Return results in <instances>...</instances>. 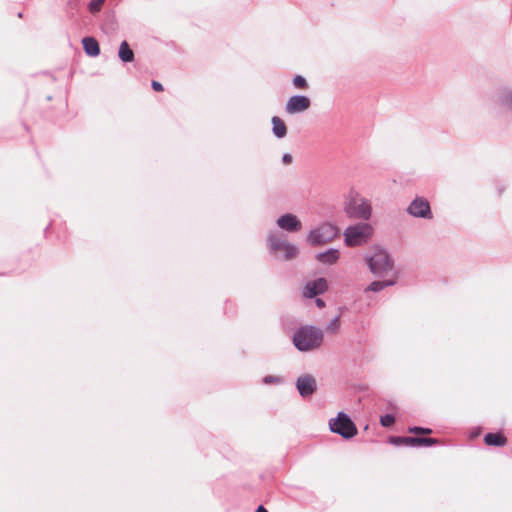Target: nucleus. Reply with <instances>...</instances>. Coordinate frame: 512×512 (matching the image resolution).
Masks as SVG:
<instances>
[{"label": "nucleus", "instance_id": "nucleus-1", "mask_svg": "<svg viewBox=\"0 0 512 512\" xmlns=\"http://www.w3.org/2000/svg\"><path fill=\"white\" fill-rule=\"evenodd\" d=\"M323 342V331L312 325L297 329L293 335L295 347L302 352L317 349Z\"/></svg>", "mask_w": 512, "mask_h": 512}, {"label": "nucleus", "instance_id": "nucleus-2", "mask_svg": "<svg viewBox=\"0 0 512 512\" xmlns=\"http://www.w3.org/2000/svg\"><path fill=\"white\" fill-rule=\"evenodd\" d=\"M370 271L378 277H385L394 272V264L390 255L383 249H377L372 256L366 258Z\"/></svg>", "mask_w": 512, "mask_h": 512}, {"label": "nucleus", "instance_id": "nucleus-3", "mask_svg": "<svg viewBox=\"0 0 512 512\" xmlns=\"http://www.w3.org/2000/svg\"><path fill=\"white\" fill-rule=\"evenodd\" d=\"M339 235L337 226L325 222L312 229L308 236L307 242L311 246H321L332 242Z\"/></svg>", "mask_w": 512, "mask_h": 512}, {"label": "nucleus", "instance_id": "nucleus-4", "mask_svg": "<svg viewBox=\"0 0 512 512\" xmlns=\"http://www.w3.org/2000/svg\"><path fill=\"white\" fill-rule=\"evenodd\" d=\"M372 232L373 229L368 223L348 226L343 233L345 244L349 247L363 245L372 236Z\"/></svg>", "mask_w": 512, "mask_h": 512}, {"label": "nucleus", "instance_id": "nucleus-5", "mask_svg": "<svg viewBox=\"0 0 512 512\" xmlns=\"http://www.w3.org/2000/svg\"><path fill=\"white\" fill-rule=\"evenodd\" d=\"M345 213L350 218L369 220L372 213L370 203L358 194H351L344 207Z\"/></svg>", "mask_w": 512, "mask_h": 512}, {"label": "nucleus", "instance_id": "nucleus-6", "mask_svg": "<svg viewBox=\"0 0 512 512\" xmlns=\"http://www.w3.org/2000/svg\"><path fill=\"white\" fill-rule=\"evenodd\" d=\"M329 428L345 439H351L357 434L356 425L344 412H339L336 418L329 420Z\"/></svg>", "mask_w": 512, "mask_h": 512}, {"label": "nucleus", "instance_id": "nucleus-7", "mask_svg": "<svg viewBox=\"0 0 512 512\" xmlns=\"http://www.w3.org/2000/svg\"><path fill=\"white\" fill-rule=\"evenodd\" d=\"M269 249L274 253H282L283 260H290L298 253L296 245L286 241L275 233H270L268 236Z\"/></svg>", "mask_w": 512, "mask_h": 512}, {"label": "nucleus", "instance_id": "nucleus-8", "mask_svg": "<svg viewBox=\"0 0 512 512\" xmlns=\"http://www.w3.org/2000/svg\"><path fill=\"white\" fill-rule=\"evenodd\" d=\"M407 212L417 218H426L431 219L432 218V212L430 208L429 202L422 198V197H416L408 206Z\"/></svg>", "mask_w": 512, "mask_h": 512}, {"label": "nucleus", "instance_id": "nucleus-9", "mask_svg": "<svg viewBox=\"0 0 512 512\" xmlns=\"http://www.w3.org/2000/svg\"><path fill=\"white\" fill-rule=\"evenodd\" d=\"M439 441L436 438H423V437H391L390 443L394 445L405 446H432Z\"/></svg>", "mask_w": 512, "mask_h": 512}, {"label": "nucleus", "instance_id": "nucleus-10", "mask_svg": "<svg viewBox=\"0 0 512 512\" xmlns=\"http://www.w3.org/2000/svg\"><path fill=\"white\" fill-rule=\"evenodd\" d=\"M296 388L303 398L310 397L316 391V379L310 374L299 376L296 381Z\"/></svg>", "mask_w": 512, "mask_h": 512}, {"label": "nucleus", "instance_id": "nucleus-11", "mask_svg": "<svg viewBox=\"0 0 512 512\" xmlns=\"http://www.w3.org/2000/svg\"><path fill=\"white\" fill-rule=\"evenodd\" d=\"M311 105L310 99L304 95L291 96L285 106L288 114H296L307 110Z\"/></svg>", "mask_w": 512, "mask_h": 512}, {"label": "nucleus", "instance_id": "nucleus-12", "mask_svg": "<svg viewBox=\"0 0 512 512\" xmlns=\"http://www.w3.org/2000/svg\"><path fill=\"white\" fill-rule=\"evenodd\" d=\"M277 226L287 232H298L302 229V223L298 217L291 213H286L280 216L277 221Z\"/></svg>", "mask_w": 512, "mask_h": 512}, {"label": "nucleus", "instance_id": "nucleus-13", "mask_svg": "<svg viewBox=\"0 0 512 512\" xmlns=\"http://www.w3.org/2000/svg\"><path fill=\"white\" fill-rule=\"evenodd\" d=\"M328 289V283L325 278H318L308 281L304 287L303 295L306 298H314L319 294H323Z\"/></svg>", "mask_w": 512, "mask_h": 512}, {"label": "nucleus", "instance_id": "nucleus-14", "mask_svg": "<svg viewBox=\"0 0 512 512\" xmlns=\"http://www.w3.org/2000/svg\"><path fill=\"white\" fill-rule=\"evenodd\" d=\"M315 258L322 264L333 265L339 260L340 252L338 249L330 248L324 252L317 253Z\"/></svg>", "mask_w": 512, "mask_h": 512}, {"label": "nucleus", "instance_id": "nucleus-15", "mask_svg": "<svg viewBox=\"0 0 512 512\" xmlns=\"http://www.w3.org/2000/svg\"><path fill=\"white\" fill-rule=\"evenodd\" d=\"M82 44L87 55L96 57L100 54V47L95 38L85 37L82 39Z\"/></svg>", "mask_w": 512, "mask_h": 512}, {"label": "nucleus", "instance_id": "nucleus-16", "mask_svg": "<svg viewBox=\"0 0 512 512\" xmlns=\"http://www.w3.org/2000/svg\"><path fill=\"white\" fill-rule=\"evenodd\" d=\"M497 102L503 109L512 111V89H501L497 98Z\"/></svg>", "mask_w": 512, "mask_h": 512}, {"label": "nucleus", "instance_id": "nucleus-17", "mask_svg": "<svg viewBox=\"0 0 512 512\" xmlns=\"http://www.w3.org/2000/svg\"><path fill=\"white\" fill-rule=\"evenodd\" d=\"M397 275L393 273V277L391 279L383 280V281H373L366 290L372 292H379L386 287L393 286L396 284Z\"/></svg>", "mask_w": 512, "mask_h": 512}, {"label": "nucleus", "instance_id": "nucleus-18", "mask_svg": "<svg viewBox=\"0 0 512 512\" xmlns=\"http://www.w3.org/2000/svg\"><path fill=\"white\" fill-rule=\"evenodd\" d=\"M118 57L122 62H132L134 60V52L129 47L127 41H122L119 46Z\"/></svg>", "mask_w": 512, "mask_h": 512}, {"label": "nucleus", "instance_id": "nucleus-19", "mask_svg": "<svg viewBox=\"0 0 512 512\" xmlns=\"http://www.w3.org/2000/svg\"><path fill=\"white\" fill-rule=\"evenodd\" d=\"M271 121H272V126H273L272 127L273 134L277 138L285 137L287 134V128H286L284 121L277 116L272 117Z\"/></svg>", "mask_w": 512, "mask_h": 512}, {"label": "nucleus", "instance_id": "nucleus-20", "mask_svg": "<svg viewBox=\"0 0 512 512\" xmlns=\"http://www.w3.org/2000/svg\"><path fill=\"white\" fill-rule=\"evenodd\" d=\"M484 442L488 446H504L506 444V438L500 433H487L484 436Z\"/></svg>", "mask_w": 512, "mask_h": 512}, {"label": "nucleus", "instance_id": "nucleus-21", "mask_svg": "<svg viewBox=\"0 0 512 512\" xmlns=\"http://www.w3.org/2000/svg\"><path fill=\"white\" fill-rule=\"evenodd\" d=\"M339 327H340V317L336 316L329 322V324L326 327V331L331 334H335L338 332Z\"/></svg>", "mask_w": 512, "mask_h": 512}, {"label": "nucleus", "instance_id": "nucleus-22", "mask_svg": "<svg viewBox=\"0 0 512 512\" xmlns=\"http://www.w3.org/2000/svg\"><path fill=\"white\" fill-rule=\"evenodd\" d=\"M104 1L105 0H91L88 5L89 11L93 14L99 12Z\"/></svg>", "mask_w": 512, "mask_h": 512}, {"label": "nucleus", "instance_id": "nucleus-23", "mask_svg": "<svg viewBox=\"0 0 512 512\" xmlns=\"http://www.w3.org/2000/svg\"><path fill=\"white\" fill-rule=\"evenodd\" d=\"M293 84L295 87L300 89L307 88V81L306 79L301 75H296L293 79Z\"/></svg>", "mask_w": 512, "mask_h": 512}, {"label": "nucleus", "instance_id": "nucleus-24", "mask_svg": "<svg viewBox=\"0 0 512 512\" xmlns=\"http://www.w3.org/2000/svg\"><path fill=\"white\" fill-rule=\"evenodd\" d=\"M395 422V417L391 414H386L384 416H381L380 423L384 427H390Z\"/></svg>", "mask_w": 512, "mask_h": 512}, {"label": "nucleus", "instance_id": "nucleus-25", "mask_svg": "<svg viewBox=\"0 0 512 512\" xmlns=\"http://www.w3.org/2000/svg\"><path fill=\"white\" fill-rule=\"evenodd\" d=\"M408 431L410 433H422V434H431L432 433V430L430 428H424V427H418V426H413V427H409L408 428Z\"/></svg>", "mask_w": 512, "mask_h": 512}, {"label": "nucleus", "instance_id": "nucleus-26", "mask_svg": "<svg viewBox=\"0 0 512 512\" xmlns=\"http://www.w3.org/2000/svg\"><path fill=\"white\" fill-rule=\"evenodd\" d=\"M282 162H283L285 165H289V164H291V162H292V156H291V154H289V153H285V154L282 156Z\"/></svg>", "mask_w": 512, "mask_h": 512}, {"label": "nucleus", "instance_id": "nucleus-27", "mask_svg": "<svg viewBox=\"0 0 512 512\" xmlns=\"http://www.w3.org/2000/svg\"><path fill=\"white\" fill-rule=\"evenodd\" d=\"M151 86L157 92H160L163 90L162 84L158 81H152Z\"/></svg>", "mask_w": 512, "mask_h": 512}, {"label": "nucleus", "instance_id": "nucleus-28", "mask_svg": "<svg viewBox=\"0 0 512 512\" xmlns=\"http://www.w3.org/2000/svg\"><path fill=\"white\" fill-rule=\"evenodd\" d=\"M263 381L266 384H270V383H274V382H279V379L274 376H266Z\"/></svg>", "mask_w": 512, "mask_h": 512}, {"label": "nucleus", "instance_id": "nucleus-29", "mask_svg": "<svg viewBox=\"0 0 512 512\" xmlns=\"http://www.w3.org/2000/svg\"><path fill=\"white\" fill-rule=\"evenodd\" d=\"M315 303H316L317 307H319V308H323L325 306L324 301L322 299H320V298H317L315 300Z\"/></svg>", "mask_w": 512, "mask_h": 512}, {"label": "nucleus", "instance_id": "nucleus-30", "mask_svg": "<svg viewBox=\"0 0 512 512\" xmlns=\"http://www.w3.org/2000/svg\"><path fill=\"white\" fill-rule=\"evenodd\" d=\"M256 512H268L263 506H259Z\"/></svg>", "mask_w": 512, "mask_h": 512}]
</instances>
